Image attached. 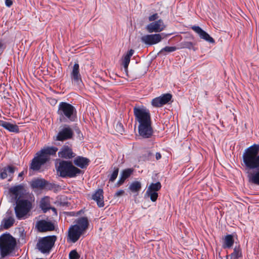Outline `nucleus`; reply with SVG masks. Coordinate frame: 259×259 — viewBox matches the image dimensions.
I'll return each mask as SVG.
<instances>
[{
	"label": "nucleus",
	"mask_w": 259,
	"mask_h": 259,
	"mask_svg": "<svg viewBox=\"0 0 259 259\" xmlns=\"http://www.w3.org/2000/svg\"><path fill=\"white\" fill-rule=\"evenodd\" d=\"M124 190H119L116 192L114 196L116 197H119V196L122 195L124 194Z\"/></svg>",
	"instance_id": "nucleus-40"
},
{
	"label": "nucleus",
	"mask_w": 259,
	"mask_h": 259,
	"mask_svg": "<svg viewBox=\"0 0 259 259\" xmlns=\"http://www.w3.org/2000/svg\"><path fill=\"white\" fill-rule=\"evenodd\" d=\"M57 173L62 178H74L80 174L82 171L74 166L71 161L62 160L57 168Z\"/></svg>",
	"instance_id": "nucleus-4"
},
{
	"label": "nucleus",
	"mask_w": 259,
	"mask_h": 259,
	"mask_svg": "<svg viewBox=\"0 0 259 259\" xmlns=\"http://www.w3.org/2000/svg\"><path fill=\"white\" fill-rule=\"evenodd\" d=\"M71 78L75 83L79 84L82 82L81 75L79 73V66L77 63H75L71 72Z\"/></svg>",
	"instance_id": "nucleus-20"
},
{
	"label": "nucleus",
	"mask_w": 259,
	"mask_h": 259,
	"mask_svg": "<svg viewBox=\"0 0 259 259\" xmlns=\"http://www.w3.org/2000/svg\"><path fill=\"white\" fill-rule=\"evenodd\" d=\"M58 156L60 158L70 159L74 158L76 154L73 152L71 146L64 145L58 153Z\"/></svg>",
	"instance_id": "nucleus-16"
},
{
	"label": "nucleus",
	"mask_w": 259,
	"mask_h": 259,
	"mask_svg": "<svg viewBox=\"0 0 259 259\" xmlns=\"http://www.w3.org/2000/svg\"><path fill=\"white\" fill-rule=\"evenodd\" d=\"M165 27L163 20L159 19L148 24L146 26V29L149 33H158L163 31Z\"/></svg>",
	"instance_id": "nucleus-9"
},
{
	"label": "nucleus",
	"mask_w": 259,
	"mask_h": 259,
	"mask_svg": "<svg viewBox=\"0 0 259 259\" xmlns=\"http://www.w3.org/2000/svg\"><path fill=\"white\" fill-rule=\"evenodd\" d=\"M2 47V44L0 42V48Z\"/></svg>",
	"instance_id": "nucleus-46"
},
{
	"label": "nucleus",
	"mask_w": 259,
	"mask_h": 259,
	"mask_svg": "<svg viewBox=\"0 0 259 259\" xmlns=\"http://www.w3.org/2000/svg\"><path fill=\"white\" fill-rule=\"evenodd\" d=\"M171 98L172 95L170 94H164L159 97L154 98L151 101V104L153 107H160L168 103Z\"/></svg>",
	"instance_id": "nucleus-12"
},
{
	"label": "nucleus",
	"mask_w": 259,
	"mask_h": 259,
	"mask_svg": "<svg viewBox=\"0 0 259 259\" xmlns=\"http://www.w3.org/2000/svg\"><path fill=\"white\" fill-rule=\"evenodd\" d=\"M177 50V48L176 47H165L164 48L162 49L160 51V53H162L163 52H166L168 53L173 52Z\"/></svg>",
	"instance_id": "nucleus-37"
},
{
	"label": "nucleus",
	"mask_w": 259,
	"mask_h": 259,
	"mask_svg": "<svg viewBox=\"0 0 259 259\" xmlns=\"http://www.w3.org/2000/svg\"><path fill=\"white\" fill-rule=\"evenodd\" d=\"M136 121L139 123L138 132L143 138H149L153 133L149 110L144 106H135L133 109Z\"/></svg>",
	"instance_id": "nucleus-2"
},
{
	"label": "nucleus",
	"mask_w": 259,
	"mask_h": 259,
	"mask_svg": "<svg viewBox=\"0 0 259 259\" xmlns=\"http://www.w3.org/2000/svg\"><path fill=\"white\" fill-rule=\"evenodd\" d=\"M24 175V171H22L18 175V177L21 178V180H22L23 179V176Z\"/></svg>",
	"instance_id": "nucleus-44"
},
{
	"label": "nucleus",
	"mask_w": 259,
	"mask_h": 259,
	"mask_svg": "<svg viewBox=\"0 0 259 259\" xmlns=\"http://www.w3.org/2000/svg\"><path fill=\"white\" fill-rule=\"evenodd\" d=\"M16 246V241L10 234H3L0 236V255L5 257L11 253Z\"/></svg>",
	"instance_id": "nucleus-5"
},
{
	"label": "nucleus",
	"mask_w": 259,
	"mask_h": 259,
	"mask_svg": "<svg viewBox=\"0 0 259 259\" xmlns=\"http://www.w3.org/2000/svg\"><path fill=\"white\" fill-rule=\"evenodd\" d=\"M80 255L76 250H71L69 254V259H79Z\"/></svg>",
	"instance_id": "nucleus-36"
},
{
	"label": "nucleus",
	"mask_w": 259,
	"mask_h": 259,
	"mask_svg": "<svg viewBox=\"0 0 259 259\" xmlns=\"http://www.w3.org/2000/svg\"><path fill=\"white\" fill-rule=\"evenodd\" d=\"M133 172V169L132 168H127L122 170L120 174V178L117 183V185L118 186L121 185L125 180L131 176Z\"/></svg>",
	"instance_id": "nucleus-25"
},
{
	"label": "nucleus",
	"mask_w": 259,
	"mask_h": 259,
	"mask_svg": "<svg viewBox=\"0 0 259 259\" xmlns=\"http://www.w3.org/2000/svg\"><path fill=\"white\" fill-rule=\"evenodd\" d=\"M16 203L15 211L17 218L19 220L24 219L31 208V202L26 199H20L17 201Z\"/></svg>",
	"instance_id": "nucleus-7"
},
{
	"label": "nucleus",
	"mask_w": 259,
	"mask_h": 259,
	"mask_svg": "<svg viewBox=\"0 0 259 259\" xmlns=\"http://www.w3.org/2000/svg\"><path fill=\"white\" fill-rule=\"evenodd\" d=\"M182 47L183 48H187L191 49L193 48V43L189 41H185L182 43Z\"/></svg>",
	"instance_id": "nucleus-38"
},
{
	"label": "nucleus",
	"mask_w": 259,
	"mask_h": 259,
	"mask_svg": "<svg viewBox=\"0 0 259 259\" xmlns=\"http://www.w3.org/2000/svg\"><path fill=\"white\" fill-rule=\"evenodd\" d=\"M134 53V51L131 49L123 57L122 59V65L125 71L127 70L128 66L130 62L131 58Z\"/></svg>",
	"instance_id": "nucleus-27"
},
{
	"label": "nucleus",
	"mask_w": 259,
	"mask_h": 259,
	"mask_svg": "<svg viewBox=\"0 0 259 259\" xmlns=\"http://www.w3.org/2000/svg\"><path fill=\"white\" fill-rule=\"evenodd\" d=\"M73 162L77 166L81 168H85L89 164L90 160L85 157L77 156L74 159Z\"/></svg>",
	"instance_id": "nucleus-23"
},
{
	"label": "nucleus",
	"mask_w": 259,
	"mask_h": 259,
	"mask_svg": "<svg viewBox=\"0 0 259 259\" xmlns=\"http://www.w3.org/2000/svg\"><path fill=\"white\" fill-rule=\"evenodd\" d=\"M24 189V186L22 184H19L9 188V192L12 197V199L15 202L20 200V197L23 194Z\"/></svg>",
	"instance_id": "nucleus-15"
},
{
	"label": "nucleus",
	"mask_w": 259,
	"mask_h": 259,
	"mask_svg": "<svg viewBox=\"0 0 259 259\" xmlns=\"http://www.w3.org/2000/svg\"><path fill=\"white\" fill-rule=\"evenodd\" d=\"M152 155H153V153H151L150 151H148L147 152V157L148 159L151 158V157Z\"/></svg>",
	"instance_id": "nucleus-43"
},
{
	"label": "nucleus",
	"mask_w": 259,
	"mask_h": 259,
	"mask_svg": "<svg viewBox=\"0 0 259 259\" xmlns=\"http://www.w3.org/2000/svg\"><path fill=\"white\" fill-rule=\"evenodd\" d=\"M155 157H156V159L157 160L160 159L161 158V154L159 152L156 153V155H155Z\"/></svg>",
	"instance_id": "nucleus-42"
},
{
	"label": "nucleus",
	"mask_w": 259,
	"mask_h": 259,
	"mask_svg": "<svg viewBox=\"0 0 259 259\" xmlns=\"http://www.w3.org/2000/svg\"><path fill=\"white\" fill-rule=\"evenodd\" d=\"M128 188L132 192L138 193L141 189V183L138 181H134L131 183Z\"/></svg>",
	"instance_id": "nucleus-29"
},
{
	"label": "nucleus",
	"mask_w": 259,
	"mask_h": 259,
	"mask_svg": "<svg viewBox=\"0 0 259 259\" xmlns=\"http://www.w3.org/2000/svg\"><path fill=\"white\" fill-rule=\"evenodd\" d=\"M234 240L232 235H226L223 240V247L224 248H230L233 245Z\"/></svg>",
	"instance_id": "nucleus-28"
},
{
	"label": "nucleus",
	"mask_w": 259,
	"mask_h": 259,
	"mask_svg": "<svg viewBox=\"0 0 259 259\" xmlns=\"http://www.w3.org/2000/svg\"><path fill=\"white\" fill-rule=\"evenodd\" d=\"M36 155V156L32 159L30 164V168L33 170H39L41 165L47 161V158L41 155L39 152H37Z\"/></svg>",
	"instance_id": "nucleus-17"
},
{
	"label": "nucleus",
	"mask_w": 259,
	"mask_h": 259,
	"mask_svg": "<svg viewBox=\"0 0 259 259\" xmlns=\"http://www.w3.org/2000/svg\"><path fill=\"white\" fill-rule=\"evenodd\" d=\"M79 213H80V211H78L77 214H78Z\"/></svg>",
	"instance_id": "nucleus-47"
},
{
	"label": "nucleus",
	"mask_w": 259,
	"mask_h": 259,
	"mask_svg": "<svg viewBox=\"0 0 259 259\" xmlns=\"http://www.w3.org/2000/svg\"><path fill=\"white\" fill-rule=\"evenodd\" d=\"M4 222V228L6 229H8L12 226L15 222L14 218L10 216L7 219H5L3 220Z\"/></svg>",
	"instance_id": "nucleus-33"
},
{
	"label": "nucleus",
	"mask_w": 259,
	"mask_h": 259,
	"mask_svg": "<svg viewBox=\"0 0 259 259\" xmlns=\"http://www.w3.org/2000/svg\"><path fill=\"white\" fill-rule=\"evenodd\" d=\"M57 113L61 122L74 121L76 118V110L71 104L61 102L58 106Z\"/></svg>",
	"instance_id": "nucleus-3"
},
{
	"label": "nucleus",
	"mask_w": 259,
	"mask_h": 259,
	"mask_svg": "<svg viewBox=\"0 0 259 259\" xmlns=\"http://www.w3.org/2000/svg\"><path fill=\"white\" fill-rule=\"evenodd\" d=\"M5 4L8 7H10L13 4L12 0H5Z\"/></svg>",
	"instance_id": "nucleus-41"
},
{
	"label": "nucleus",
	"mask_w": 259,
	"mask_h": 259,
	"mask_svg": "<svg viewBox=\"0 0 259 259\" xmlns=\"http://www.w3.org/2000/svg\"><path fill=\"white\" fill-rule=\"evenodd\" d=\"M50 209H51L55 213H57L56 209L55 208L51 207Z\"/></svg>",
	"instance_id": "nucleus-45"
},
{
	"label": "nucleus",
	"mask_w": 259,
	"mask_h": 259,
	"mask_svg": "<svg viewBox=\"0 0 259 259\" xmlns=\"http://www.w3.org/2000/svg\"><path fill=\"white\" fill-rule=\"evenodd\" d=\"M58 148L56 147H48L46 148L41 149L38 152L41 155L47 158V161L49 160L50 155H55L58 151Z\"/></svg>",
	"instance_id": "nucleus-24"
},
{
	"label": "nucleus",
	"mask_w": 259,
	"mask_h": 259,
	"mask_svg": "<svg viewBox=\"0 0 259 259\" xmlns=\"http://www.w3.org/2000/svg\"><path fill=\"white\" fill-rule=\"evenodd\" d=\"M192 29L198 34L201 39H204L205 41L211 43H214V39L211 37L206 32L202 30L198 26H193L191 27Z\"/></svg>",
	"instance_id": "nucleus-18"
},
{
	"label": "nucleus",
	"mask_w": 259,
	"mask_h": 259,
	"mask_svg": "<svg viewBox=\"0 0 259 259\" xmlns=\"http://www.w3.org/2000/svg\"><path fill=\"white\" fill-rule=\"evenodd\" d=\"M83 234L84 233L77 228L76 226L71 225L68 229L67 241L75 243Z\"/></svg>",
	"instance_id": "nucleus-10"
},
{
	"label": "nucleus",
	"mask_w": 259,
	"mask_h": 259,
	"mask_svg": "<svg viewBox=\"0 0 259 259\" xmlns=\"http://www.w3.org/2000/svg\"><path fill=\"white\" fill-rule=\"evenodd\" d=\"M242 158V165L246 169L256 170L248 175L249 182L259 186V145L254 144L246 149Z\"/></svg>",
	"instance_id": "nucleus-1"
},
{
	"label": "nucleus",
	"mask_w": 259,
	"mask_h": 259,
	"mask_svg": "<svg viewBox=\"0 0 259 259\" xmlns=\"http://www.w3.org/2000/svg\"><path fill=\"white\" fill-rule=\"evenodd\" d=\"M48 184V182L44 179H35L31 182V186L32 188L42 189Z\"/></svg>",
	"instance_id": "nucleus-26"
},
{
	"label": "nucleus",
	"mask_w": 259,
	"mask_h": 259,
	"mask_svg": "<svg viewBox=\"0 0 259 259\" xmlns=\"http://www.w3.org/2000/svg\"><path fill=\"white\" fill-rule=\"evenodd\" d=\"M56 240L57 237L55 235L40 238L36 244L37 248L41 253L48 254L52 250Z\"/></svg>",
	"instance_id": "nucleus-6"
},
{
	"label": "nucleus",
	"mask_w": 259,
	"mask_h": 259,
	"mask_svg": "<svg viewBox=\"0 0 259 259\" xmlns=\"http://www.w3.org/2000/svg\"><path fill=\"white\" fill-rule=\"evenodd\" d=\"M73 226H76L83 233L88 229L89 226V222L87 217H80L75 220Z\"/></svg>",
	"instance_id": "nucleus-19"
},
{
	"label": "nucleus",
	"mask_w": 259,
	"mask_h": 259,
	"mask_svg": "<svg viewBox=\"0 0 259 259\" xmlns=\"http://www.w3.org/2000/svg\"><path fill=\"white\" fill-rule=\"evenodd\" d=\"M231 258L239 259L242 256V251L240 247H235L234 248L233 253L230 255Z\"/></svg>",
	"instance_id": "nucleus-31"
},
{
	"label": "nucleus",
	"mask_w": 259,
	"mask_h": 259,
	"mask_svg": "<svg viewBox=\"0 0 259 259\" xmlns=\"http://www.w3.org/2000/svg\"><path fill=\"white\" fill-rule=\"evenodd\" d=\"M40 207L44 212H46L50 209V204L48 199L43 198L40 202Z\"/></svg>",
	"instance_id": "nucleus-30"
},
{
	"label": "nucleus",
	"mask_w": 259,
	"mask_h": 259,
	"mask_svg": "<svg viewBox=\"0 0 259 259\" xmlns=\"http://www.w3.org/2000/svg\"><path fill=\"white\" fill-rule=\"evenodd\" d=\"M119 172V168L116 167H114V170L111 175L109 177V181L113 182H114L116 178L117 177L118 174Z\"/></svg>",
	"instance_id": "nucleus-35"
},
{
	"label": "nucleus",
	"mask_w": 259,
	"mask_h": 259,
	"mask_svg": "<svg viewBox=\"0 0 259 259\" xmlns=\"http://www.w3.org/2000/svg\"><path fill=\"white\" fill-rule=\"evenodd\" d=\"M17 168L12 165H9L0 169V179L4 180L9 177V181H11L14 177L15 171Z\"/></svg>",
	"instance_id": "nucleus-13"
},
{
	"label": "nucleus",
	"mask_w": 259,
	"mask_h": 259,
	"mask_svg": "<svg viewBox=\"0 0 259 259\" xmlns=\"http://www.w3.org/2000/svg\"><path fill=\"white\" fill-rule=\"evenodd\" d=\"M35 227L39 232L51 231L55 229L54 225L52 222L45 220L37 221Z\"/></svg>",
	"instance_id": "nucleus-14"
},
{
	"label": "nucleus",
	"mask_w": 259,
	"mask_h": 259,
	"mask_svg": "<svg viewBox=\"0 0 259 259\" xmlns=\"http://www.w3.org/2000/svg\"><path fill=\"white\" fill-rule=\"evenodd\" d=\"M0 126L10 132L18 133L19 132V127L17 125L4 120H0Z\"/></svg>",
	"instance_id": "nucleus-22"
},
{
	"label": "nucleus",
	"mask_w": 259,
	"mask_h": 259,
	"mask_svg": "<svg viewBox=\"0 0 259 259\" xmlns=\"http://www.w3.org/2000/svg\"><path fill=\"white\" fill-rule=\"evenodd\" d=\"M92 199L95 201L99 207L104 206L103 191L101 189L97 190L92 196Z\"/></svg>",
	"instance_id": "nucleus-21"
},
{
	"label": "nucleus",
	"mask_w": 259,
	"mask_h": 259,
	"mask_svg": "<svg viewBox=\"0 0 259 259\" xmlns=\"http://www.w3.org/2000/svg\"><path fill=\"white\" fill-rule=\"evenodd\" d=\"M162 39L161 34L155 33L145 35L141 37V40L145 44L151 46L160 42Z\"/></svg>",
	"instance_id": "nucleus-11"
},
{
	"label": "nucleus",
	"mask_w": 259,
	"mask_h": 259,
	"mask_svg": "<svg viewBox=\"0 0 259 259\" xmlns=\"http://www.w3.org/2000/svg\"><path fill=\"white\" fill-rule=\"evenodd\" d=\"M73 131L68 125H65L59 131L57 136L56 140L63 141L70 139L73 137Z\"/></svg>",
	"instance_id": "nucleus-8"
},
{
	"label": "nucleus",
	"mask_w": 259,
	"mask_h": 259,
	"mask_svg": "<svg viewBox=\"0 0 259 259\" xmlns=\"http://www.w3.org/2000/svg\"><path fill=\"white\" fill-rule=\"evenodd\" d=\"M145 196L149 197L152 201L155 202L156 201L158 195L157 192L150 191L148 193V190H147Z\"/></svg>",
	"instance_id": "nucleus-34"
},
{
	"label": "nucleus",
	"mask_w": 259,
	"mask_h": 259,
	"mask_svg": "<svg viewBox=\"0 0 259 259\" xmlns=\"http://www.w3.org/2000/svg\"><path fill=\"white\" fill-rule=\"evenodd\" d=\"M161 188V185L160 182L156 183H151L148 187L147 190L149 193L150 191L157 192Z\"/></svg>",
	"instance_id": "nucleus-32"
},
{
	"label": "nucleus",
	"mask_w": 259,
	"mask_h": 259,
	"mask_svg": "<svg viewBox=\"0 0 259 259\" xmlns=\"http://www.w3.org/2000/svg\"><path fill=\"white\" fill-rule=\"evenodd\" d=\"M159 18L158 14L157 13L153 14L151 15H150L149 18L148 20L150 22H152L154 21H155L156 20H157Z\"/></svg>",
	"instance_id": "nucleus-39"
}]
</instances>
